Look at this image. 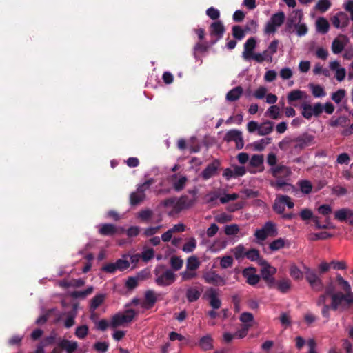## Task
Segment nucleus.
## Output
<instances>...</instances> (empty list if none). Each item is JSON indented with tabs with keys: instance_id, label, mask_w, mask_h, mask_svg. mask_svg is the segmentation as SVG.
I'll use <instances>...</instances> for the list:
<instances>
[{
	"instance_id": "1",
	"label": "nucleus",
	"mask_w": 353,
	"mask_h": 353,
	"mask_svg": "<svg viewBox=\"0 0 353 353\" xmlns=\"http://www.w3.org/2000/svg\"><path fill=\"white\" fill-rule=\"evenodd\" d=\"M270 172L272 176L276 178L274 181L270 182V185L277 190H283L288 191L292 188V185L286 182L291 175L292 172L290 169L283 165H277L271 168Z\"/></svg>"
},
{
	"instance_id": "2",
	"label": "nucleus",
	"mask_w": 353,
	"mask_h": 353,
	"mask_svg": "<svg viewBox=\"0 0 353 353\" xmlns=\"http://www.w3.org/2000/svg\"><path fill=\"white\" fill-rule=\"evenodd\" d=\"M156 276L155 283L157 285L165 287L172 285L176 281V274L174 272L168 269L163 264L157 265L154 270Z\"/></svg>"
},
{
	"instance_id": "3",
	"label": "nucleus",
	"mask_w": 353,
	"mask_h": 353,
	"mask_svg": "<svg viewBox=\"0 0 353 353\" xmlns=\"http://www.w3.org/2000/svg\"><path fill=\"white\" fill-rule=\"evenodd\" d=\"M260 265L262 266L261 269L262 279L269 288H274L276 280L274 275L276 273V269L265 260H261Z\"/></svg>"
},
{
	"instance_id": "4",
	"label": "nucleus",
	"mask_w": 353,
	"mask_h": 353,
	"mask_svg": "<svg viewBox=\"0 0 353 353\" xmlns=\"http://www.w3.org/2000/svg\"><path fill=\"white\" fill-rule=\"evenodd\" d=\"M278 234L276 225L272 221L266 222L261 229L256 230L254 236L259 241H265L268 236L274 237Z\"/></svg>"
},
{
	"instance_id": "5",
	"label": "nucleus",
	"mask_w": 353,
	"mask_h": 353,
	"mask_svg": "<svg viewBox=\"0 0 353 353\" xmlns=\"http://www.w3.org/2000/svg\"><path fill=\"white\" fill-rule=\"evenodd\" d=\"M135 311L132 309L127 310L125 313H117L112 316L110 321V326L116 328L124 323H130L135 316Z\"/></svg>"
},
{
	"instance_id": "6",
	"label": "nucleus",
	"mask_w": 353,
	"mask_h": 353,
	"mask_svg": "<svg viewBox=\"0 0 353 353\" xmlns=\"http://www.w3.org/2000/svg\"><path fill=\"white\" fill-rule=\"evenodd\" d=\"M305 277L313 290L320 292L324 289L321 277L314 270L305 268Z\"/></svg>"
},
{
	"instance_id": "7",
	"label": "nucleus",
	"mask_w": 353,
	"mask_h": 353,
	"mask_svg": "<svg viewBox=\"0 0 353 353\" xmlns=\"http://www.w3.org/2000/svg\"><path fill=\"white\" fill-rule=\"evenodd\" d=\"M285 16L283 12L273 14L265 25L264 32L265 34H272L276 32L284 22Z\"/></svg>"
},
{
	"instance_id": "8",
	"label": "nucleus",
	"mask_w": 353,
	"mask_h": 353,
	"mask_svg": "<svg viewBox=\"0 0 353 353\" xmlns=\"http://www.w3.org/2000/svg\"><path fill=\"white\" fill-rule=\"evenodd\" d=\"M177 147L181 152H189L190 153L199 152L200 150L197 139L195 137H192L188 140L179 139Z\"/></svg>"
},
{
	"instance_id": "9",
	"label": "nucleus",
	"mask_w": 353,
	"mask_h": 353,
	"mask_svg": "<svg viewBox=\"0 0 353 353\" xmlns=\"http://www.w3.org/2000/svg\"><path fill=\"white\" fill-rule=\"evenodd\" d=\"M314 143V137L308 134H303L290 142V146L295 149L296 152L310 146Z\"/></svg>"
},
{
	"instance_id": "10",
	"label": "nucleus",
	"mask_w": 353,
	"mask_h": 353,
	"mask_svg": "<svg viewBox=\"0 0 353 353\" xmlns=\"http://www.w3.org/2000/svg\"><path fill=\"white\" fill-rule=\"evenodd\" d=\"M203 279L205 282L215 286L225 285L227 282L226 279L216 274L214 271H209L203 274Z\"/></svg>"
},
{
	"instance_id": "11",
	"label": "nucleus",
	"mask_w": 353,
	"mask_h": 353,
	"mask_svg": "<svg viewBox=\"0 0 353 353\" xmlns=\"http://www.w3.org/2000/svg\"><path fill=\"white\" fill-rule=\"evenodd\" d=\"M224 140L227 142L234 141L236 148L239 150L243 148L244 145L242 132L238 130L228 131L224 137Z\"/></svg>"
},
{
	"instance_id": "12",
	"label": "nucleus",
	"mask_w": 353,
	"mask_h": 353,
	"mask_svg": "<svg viewBox=\"0 0 353 353\" xmlns=\"http://www.w3.org/2000/svg\"><path fill=\"white\" fill-rule=\"evenodd\" d=\"M263 156H252L247 166V171L252 174L263 171Z\"/></svg>"
},
{
	"instance_id": "13",
	"label": "nucleus",
	"mask_w": 353,
	"mask_h": 353,
	"mask_svg": "<svg viewBox=\"0 0 353 353\" xmlns=\"http://www.w3.org/2000/svg\"><path fill=\"white\" fill-rule=\"evenodd\" d=\"M334 219L341 222L346 221L353 225V210L347 208L336 210L334 212Z\"/></svg>"
},
{
	"instance_id": "14",
	"label": "nucleus",
	"mask_w": 353,
	"mask_h": 353,
	"mask_svg": "<svg viewBox=\"0 0 353 353\" xmlns=\"http://www.w3.org/2000/svg\"><path fill=\"white\" fill-rule=\"evenodd\" d=\"M256 47V40L254 37L249 38L244 44L242 57L245 61H250L253 59L255 53L253 50Z\"/></svg>"
},
{
	"instance_id": "15",
	"label": "nucleus",
	"mask_w": 353,
	"mask_h": 353,
	"mask_svg": "<svg viewBox=\"0 0 353 353\" xmlns=\"http://www.w3.org/2000/svg\"><path fill=\"white\" fill-rule=\"evenodd\" d=\"M225 32L224 26L220 21L212 23L210 26V33L212 37H215L216 39L212 41V44H214L220 39Z\"/></svg>"
},
{
	"instance_id": "16",
	"label": "nucleus",
	"mask_w": 353,
	"mask_h": 353,
	"mask_svg": "<svg viewBox=\"0 0 353 353\" xmlns=\"http://www.w3.org/2000/svg\"><path fill=\"white\" fill-rule=\"evenodd\" d=\"M272 139L266 137L259 141L248 144L245 149L249 152H262L271 143Z\"/></svg>"
},
{
	"instance_id": "17",
	"label": "nucleus",
	"mask_w": 353,
	"mask_h": 353,
	"mask_svg": "<svg viewBox=\"0 0 353 353\" xmlns=\"http://www.w3.org/2000/svg\"><path fill=\"white\" fill-rule=\"evenodd\" d=\"M331 21L335 28H342L347 26L349 18L346 13L340 12L331 18Z\"/></svg>"
},
{
	"instance_id": "18",
	"label": "nucleus",
	"mask_w": 353,
	"mask_h": 353,
	"mask_svg": "<svg viewBox=\"0 0 353 353\" xmlns=\"http://www.w3.org/2000/svg\"><path fill=\"white\" fill-rule=\"evenodd\" d=\"M219 167L220 162L218 160H214L213 162L208 164L207 167L202 171V178L205 180H208L210 178L214 176L216 174Z\"/></svg>"
},
{
	"instance_id": "19",
	"label": "nucleus",
	"mask_w": 353,
	"mask_h": 353,
	"mask_svg": "<svg viewBox=\"0 0 353 353\" xmlns=\"http://www.w3.org/2000/svg\"><path fill=\"white\" fill-rule=\"evenodd\" d=\"M249 25L250 26V28L246 27L245 30L242 29L239 26H234L232 28V35L234 37L239 40H241L244 37L246 32L249 31L251 28L253 29L254 31L256 30L257 27V23L252 20L249 23Z\"/></svg>"
},
{
	"instance_id": "20",
	"label": "nucleus",
	"mask_w": 353,
	"mask_h": 353,
	"mask_svg": "<svg viewBox=\"0 0 353 353\" xmlns=\"http://www.w3.org/2000/svg\"><path fill=\"white\" fill-rule=\"evenodd\" d=\"M348 41V38L345 35H341L335 39L332 43V50L333 53L339 54L341 52Z\"/></svg>"
},
{
	"instance_id": "21",
	"label": "nucleus",
	"mask_w": 353,
	"mask_h": 353,
	"mask_svg": "<svg viewBox=\"0 0 353 353\" xmlns=\"http://www.w3.org/2000/svg\"><path fill=\"white\" fill-rule=\"evenodd\" d=\"M206 296L209 299L210 305L214 309H219L221 306V301L218 297L217 290L210 288L206 292Z\"/></svg>"
},
{
	"instance_id": "22",
	"label": "nucleus",
	"mask_w": 353,
	"mask_h": 353,
	"mask_svg": "<svg viewBox=\"0 0 353 353\" xmlns=\"http://www.w3.org/2000/svg\"><path fill=\"white\" fill-rule=\"evenodd\" d=\"M256 270L254 268H245L243 270V276L247 279V283L250 285H255L260 281V276L256 274L254 272Z\"/></svg>"
},
{
	"instance_id": "23",
	"label": "nucleus",
	"mask_w": 353,
	"mask_h": 353,
	"mask_svg": "<svg viewBox=\"0 0 353 353\" xmlns=\"http://www.w3.org/2000/svg\"><path fill=\"white\" fill-rule=\"evenodd\" d=\"M157 301L155 293L152 290H147L145 293L144 301L142 303V307L146 310L151 309Z\"/></svg>"
},
{
	"instance_id": "24",
	"label": "nucleus",
	"mask_w": 353,
	"mask_h": 353,
	"mask_svg": "<svg viewBox=\"0 0 353 353\" xmlns=\"http://www.w3.org/2000/svg\"><path fill=\"white\" fill-rule=\"evenodd\" d=\"M203 289L199 287H190L186 290L185 296L189 303L196 301L201 296Z\"/></svg>"
},
{
	"instance_id": "25",
	"label": "nucleus",
	"mask_w": 353,
	"mask_h": 353,
	"mask_svg": "<svg viewBox=\"0 0 353 353\" xmlns=\"http://www.w3.org/2000/svg\"><path fill=\"white\" fill-rule=\"evenodd\" d=\"M331 303L330 307L332 310L336 311L341 306L343 305V303L345 296L344 294L341 292H338L334 294H332L331 296Z\"/></svg>"
},
{
	"instance_id": "26",
	"label": "nucleus",
	"mask_w": 353,
	"mask_h": 353,
	"mask_svg": "<svg viewBox=\"0 0 353 353\" xmlns=\"http://www.w3.org/2000/svg\"><path fill=\"white\" fill-rule=\"evenodd\" d=\"M303 18V12L301 10H295L289 15L287 21V27L292 29L293 25L300 23Z\"/></svg>"
},
{
	"instance_id": "27",
	"label": "nucleus",
	"mask_w": 353,
	"mask_h": 353,
	"mask_svg": "<svg viewBox=\"0 0 353 353\" xmlns=\"http://www.w3.org/2000/svg\"><path fill=\"white\" fill-rule=\"evenodd\" d=\"M243 93V89L241 86H236L230 90L225 95L226 101L234 102L240 99Z\"/></svg>"
},
{
	"instance_id": "28",
	"label": "nucleus",
	"mask_w": 353,
	"mask_h": 353,
	"mask_svg": "<svg viewBox=\"0 0 353 353\" xmlns=\"http://www.w3.org/2000/svg\"><path fill=\"white\" fill-rule=\"evenodd\" d=\"M58 345L61 349L65 350L67 353H74L78 347L77 342L65 339L61 340Z\"/></svg>"
},
{
	"instance_id": "29",
	"label": "nucleus",
	"mask_w": 353,
	"mask_h": 353,
	"mask_svg": "<svg viewBox=\"0 0 353 353\" xmlns=\"http://www.w3.org/2000/svg\"><path fill=\"white\" fill-rule=\"evenodd\" d=\"M99 232L103 236H114L118 233V228L114 224L104 223L101 225Z\"/></svg>"
},
{
	"instance_id": "30",
	"label": "nucleus",
	"mask_w": 353,
	"mask_h": 353,
	"mask_svg": "<svg viewBox=\"0 0 353 353\" xmlns=\"http://www.w3.org/2000/svg\"><path fill=\"white\" fill-rule=\"evenodd\" d=\"M188 179L185 176L177 177L176 174H174L171 177V181L174 190L176 192H180L185 188Z\"/></svg>"
},
{
	"instance_id": "31",
	"label": "nucleus",
	"mask_w": 353,
	"mask_h": 353,
	"mask_svg": "<svg viewBox=\"0 0 353 353\" xmlns=\"http://www.w3.org/2000/svg\"><path fill=\"white\" fill-rule=\"evenodd\" d=\"M308 97L306 92L300 90H294L288 93L287 99L289 103L301 99H306Z\"/></svg>"
},
{
	"instance_id": "32",
	"label": "nucleus",
	"mask_w": 353,
	"mask_h": 353,
	"mask_svg": "<svg viewBox=\"0 0 353 353\" xmlns=\"http://www.w3.org/2000/svg\"><path fill=\"white\" fill-rule=\"evenodd\" d=\"M275 286L280 292L285 294L291 289L292 282L289 279H283L276 281Z\"/></svg>"
},
{
	"instance_id": "33",
	"label": "nucleus",
	"mask_w": 353,
	"mask_h": 353,
	"mask_svg": "<svg viewBox=\"0 0 353 353\" xmlns=\"http://www.w3.org/2000/svg\"><path fill=\"white\" fill-rule=\"evenodd\" d=\"M212 341V338L206 335L200 339L199 345L205 351L210 350L213 348Z\"/></svg>"
},
{
	"instance_id": "34",
	"label": "nucleus",
	"mask_w": 353,
	"mask_h": 353,
	"mask_svg": "<svg viewBox=\"0 0 353 353\" xmlns=\"http://www.w3.org/2000/svg\"><path fill=\"white\" fill-rule=\"evenodd\" d=\"M252 59L258 63H262L265 61L268 62H272V56L268 52L267 50H265L261 53H255Z\"/></svg>"
},
{
	"instance_id": "35",
	"label": "nucleus",
	"mask_w": 353,
	"mask_h": 353,
	"mask_svg": "<svg viewBox=\"0 0 353 353\" xmlns=\"http://www.w3.org/2000/svg\"><path fill=\"white\" fill-rule=\"evenodd\" d=\"M308 86L314 97L319 98L326 95V92L321 85L310 83Z\"/></svg>"
},
{
	"instance_id": "36",
	"label": "nucleus",
	"mask_w": 353,
	"mask_h": 353,
	"mask_svg": "<svg viewBox=\"0 0 353 353\" xmlns=\"http://www.w3.org/2000/svg\"><path fill=\"white\" fill-rule=\"evenodd\" d=\"M200 264V261L196 256H191L187 259L186 269L195 272L199 268Z\"/></svg>"
},
{
	"instance_id": "37",
	"label": "nucleus",
	"mask_w": 353,
	"mask_h": 353,
	"mask_svg": "<svg viewBox=\"0 0 353 353\" xmlns=\"http://www.w3.org/2000/svg\"><path fill=\"white\" fill-rule=\"evenodd\" d=\"M145 199V194H141L137 190L133 192L130 195V203L132 206L139 205Z\"/></svg>"
},
{
	"instance_id": "38",
	"label": "nucleus",
	"mask_w": 353,
	"mask_h": 353,
	"mask_svg": "<svg viewBox=\"0 0 353 353\" xmlns=\"http://www.w3.org/2000/svg\"><path fill=\"white\" fill-rule=\"evenodd\" d=\"M273 130V123L270 121L264 122L259 124L258 134L265 136L270 134Z\"/></svg>"
},
{
	"instance_id": "39",
	"label": "nucleus",
	"mask_w": 353,
	"mask_h": 353,
	"mask_svg": "<svg viewBox=\"0 0 353 353\" xmlns=\"http://www.w3.org/2000/svg\"><path fill=\"white\" fill-rule=\"evenodd\" d=\"M317 31L323 34L327 32L329 30L328 21L323 17H320L316 22Z\"/></svg>"
},
{
	"instance_id": "40",
	"label": "nucleus",
	"mask_w": 353,
	"mask_h": 353,
	"mask_svg": "<svg viewBox=\"0 0 353 353\" xmlns=\"http://www.w3.org/2000/svg\"><path fill=\"white\" fill-rule=\"evenodd\" d=\"M105 296L103 294H97L94 296L90 303V311H94L97 307H99L104 301Z\"/></svg>"
},
{
	"instance_id": "41",
	"label": "nucleus",
	"mask_w": 353,
	"mask_h": 353,
	"mask_svg": "<svg viewBox=\"0 0 353 353\" xmlns=\"http://www.w3.org/2000/svg\"><path fill=\"white\" fill-rule=\"evenodd\" d=\"M170 264L173 270L178 271L182 268L183 261L181 257L174 255L171 256Z\"/></svg>"
},
{
	"instance_id": "42",
	"label": "nucleus",
	"mask_w": 353,
	"mask_h": 353,
	"mask_svg": "<svg viewBox=\"0 0 353 353\" xmlns=\"http://www.w3.org/2000/svg\"><path fill=\"white\" fill-rule=\"evenodd\" d=\"M336 283H337L338 285L344 291V292H345V293L351 292L350 285L339 274H338L336 276Z\"/></svg>"
},
{
	"instance_id": "43",
	"label": "nucleus",
	"mask_w": 353,
	"mask_h": 353,
	"mask_svg": "<svg viewBox=\"0 0 353 353\" xmlns=\"http://www.w3.org/2000/svg\"><path fill=\"white\" fill-rule=\"evenodd\" d=\"M192 204L191 200L186 195L181 196L176 202V208L182 210L184 208H189Z\"/></svg>"
},
{
	"instance_id": "44",
	"label": "nucleus",
	"mask_w": 353,
	"mask_h": 353,
	"mask_svg": "<svg viewBox=\"0 0 353 353\" xmlns=\"http://www.w3.org/2000/svg\"><path fill=\"white\" fill-rule=\"evenodd\" d=\"M196 248V240L194 237L190 238L187 242L183 245L182 250L184 252H192Z\"/></svg>"
},
{
	"instance_id": "45",
	"label": "nucleus",
	"mask_w": 353,
	"mask_h": 353,
	"mask_svg": "<svg viewBox=\"0 0 353 353\" xmlns=\"http://www.w3.org/2000/svg\"><path fill=\"white\" fill-rule=\"evenodd\" d=\"M301 109H302L301 114L304 118H305L307 119H310L313 116H314V114H313L312 105H311L310 104L303 103L301 105Z\"/></svg>"
},
{
	"instance_id": "46",
	"label": "nucleus",
	"mask_w": 353,
	"mask_h": 353,
	"mask_svg": "<svg viewBox=\"0 0 353 353\" xmlns=\"http://www.w3.org/2000/svg\"><path fill=\"white\" fill-rule=\"evenodd\" d=\"M332 234H330L327 232H321L319 233H313L310 235L309 239L310 241H317V240H325L329 238L332 237Z\"/></svg>"
},
{
	"instance_id": "47",
	"label": "nucleus",
	"mask_w": 353,
	"mask_h": 353,
	"mask_svg": "<svg viewBox=\"0 0 353 353\" xmlns=\"http://www.w3.org/2000/svg\"><path fill=\"white\" fill-rule=\"evenodd\" d=\"M292 28H294L296 30V34L299 37L305 36L308 30L306 24L301 22L293 25Z\"/></svg>"
},
{
	"instance_id": "48",
	"label": "nucleus",
	"mask_w": 353,
	"mask_h": 353,
	"mask_svg": "<svg viewBox=\"0 0 353 353\" xmlns=\"http://www.w3.org/2000/svg\"><path fill=\"white\" fill-rule=\"evenodd\" d=\"M285 246V241L282 238H279L277 239L274 240L269 245V248L271 251H277Z\"/></svg>"
},
{
	"instance_id": "49",
	"label": "nucleus",
	"mask_w": 353,
	"mask_h": 353,
	"mask_svg": "<svg viewBox=\"0 0 353 353\" xmlns=\"http://www.w3.org/2000/svg\"><path fill=\"white\" fill-rule=\"evenodd\" d=\"M89 328L86 325L79 326L76 328L75 336L79 339H83L88 334Z\"/></svg>"
},
{
	"instance_id": "50",
	"label": "nucleus",
	"mask_w": 353,
	"mask_h": 353,
	"mask_svg": "<svg viewBox=\"0 0 353 353\" xmlns=\"http://www.w3.org/2000/svg\"><path fill=\"white\" fill-rule=\"evenodd\" d=\"M152 216H153L152 210H151L150 209H145V210H141L138 213L137 217L139 219H141L142 221L148 222L151 219Z\"/></svg>"
},
{
	"instance_id": "51",
	"label": "nucleus",
	"mask_w": 353,
	"mask_h": 353,
	"mask_svg": "<svg viewBox=\"0 0 353 353\" xmlns=\"http://www.w3.org/2000/svg\"><path fill=\"white\" fill-rule=\"evenodd\" d=\"M245 256L252 261L259 260V263H261V260H262L260 259L259 251L255 248H252L247 251L245 253Z\"/></svg>"
},
{
	"instance_id": "52",
	"label": "nucleus",
	"mask_w": 353,
	"mask_h": 353,
	"mask_svg": "<svg viewBox=\"0 0 353 353\" xmlns=\"http://www.w3.org/2000/svg\"><path fill=\"white\" fill-rule=\"evenodd\" d=\"M346 92L344 89H339L336 92H333L331 99L337 104L340 103L345 97Z\"/></svg>"
},
{
	"instance_id": "53",
	"label": "nucleus",
	"mask_w": 353,
	"mask_h": 353,
	"mask_svg": "<svg viewBox=\"0 0 353 353\" xmlns=\"http://www.w3.org/2000/svg\"><path fill=\"white\" fill-rule=\"evenodd\" d=\"M154 183V180L153 179H149L146 180L143 183L140 184L137 188V191L141 194H145V192L148 190L150 185Z\"/></svg>"
},
{
	"instance_id": "54",
	"label": "nucleus",
	"mask_w": 353,
	"mask_h": 353,
	"mask_svg": "<svg viewBox=\"0 0 353 353\" xmlns=\"http://www.w3.org/2000/svg\"><path fill=\"white\" fill-rule=\"evenodd\" d=\"M246 252L245 247L241 244L238 245L233 249L234 255L237 260L245 257Z\"/></svg>"
},
{
	"instance_id": "55",
	"label": "nucleus",
	"mask_w": 353,
	"mask_h": 353,
	"mask_svg": "<svg viewBox=\"0 0 353 353\" xmlns=\"http://www.w3.org/2000/svg\"><path fill=\"white\" fill-rule=\"evenodd\" d=\"M301 191L306 194H310L312 190V185L310 181L303 180L299 182Z\"/></svg>"
},
{
	"instance_id": "56",
	"label": "nucleus",
	"mask_w": 353,
	"mask_h": 353,
	"mask_svg": "<svg viewBox=\"0 0 353 353\" xmlns=\"http://www.w3.org/2000/svg\"><path fill=\"white\" fill-rule=\"evenodd\" d=\"M331 6V2L329 0H319L316 5V9L321 12H325Z\"/></svg>"
},
{
	"instance_id": "57",
	"label": "nucleus",
	"mask_w": 353,
	"mask_h": 353,
	"mask_svg": "<svg viewBox=\"0 0 353 353\" xmlns=\"http://www.w3.org/2000/svg\"><path fill=\"white\" fill-rule=\"evenodd\" d=\"M180 275L181 276V280L183 281H190L192 279L196 278L197 276L196 273L194 271L188 270V269L181 272L180 273Z\"/></svg>"
},
{
	"instance_id": "58",
	"label": "nucleus",
	"mask_w": 353,
	"mask_h": 353,
	"mask_svg": "<svg viewBox=\"0 0 353 353\" xmlns=\"http://www.w3.org/2000/svg\"><path fill=\"white\" fill-rule=\"evenodd\" d=\"M273 210L276 213L279 214H283L285 211V205L284 203L281 202L280 196L276 197L275 202L273 205Z\"/></svg>"
},
{
	"instance_id": "59",
	"label": "nucleus",
	"mask_w": 353,
	"mask_h": 353,
	"mask_svg": "<svg viewBox=\"0 0 353 353\" xmlns=\"http://www.w3.org/2000/svg\"><path fill=\"white\" fill-rule=\"evenodd\" d=\"M279 112L280 110L277 105H272L268 109L265 114L272 119H276L279 118Z\"/></svg>"
},
{
	"instance_id": "60",
	"label": "nucleus",
	"mask_w": 353,
	"mask_h": 353,
	"mask_svg": "<svg viewBox=\"0 0 353 353\" xmlns=\"http://www.w3.org/2000/svg\"><path fill=\"white\" fill-rule=\"evenodd\" d=\"M233 263L234 260L231 256H225L221 259L220 266L223 269H226L231 267Z\"/></svg>"
},
{
	"instance_id": "61",
	"label": "nucleus",
	"mask_w": 353,
	"mask_h": 353,
	"mask_svg": "<svg viewBox=\"0 0 353 353\" xmlns=\"http://www.w3.org/2000/svg\"><path fill=\"white\" fill-rule=\"evenodd\" d=\"M290 276L296 280H299L303 278V272L296 265H292L290 268Z\"/></svg>"
},
{
	"instance_id": "62",
	"label": "nucleus",
	"mask_w": 353,
	"mask_h": 353,
	"mask_svg": "<svg viewBox=\"0 0 353 353\" xmlns=\"http://www.w3.org/2000/svg\"><path fill=\"white\" fill-rule=\"evenodd\" d=\"M239 231V228L236 224L228 225L225 227L224 232L226 235H235Z\"/></svg>"
},
{
	"instance_id": "63",
	"label": "nucleus",
	"mask_w": 353,
	"mask_h": 353,
	"mask_svg": "<svg viewBox=\"0 0 353 353\" xmlns=\"http://www.w3.org/2000/svg\"><path fill=\"white\" fill-rule=\"evenodd\" d=\"M299 216L303 221L312 220L314 217L313 212L308 208L301 210L299 213Z\"/></svg>"
},
{
	"instance_id": "64",
	"label": "nucleus",
	"mask_w": 353,
	"mask_h": 353,
	"mask_svg": "<svg viewBox=\"0 0 353 353\" xmlns=\"http://www.w3.org/2000/svg\"><path fill=\"white\" fill-rule=\"evenodd\" d=\"M154 256V251L152 248L143 250L141 253V258L143 261L148 262Z\"/></svg>"
}]
</instances>
